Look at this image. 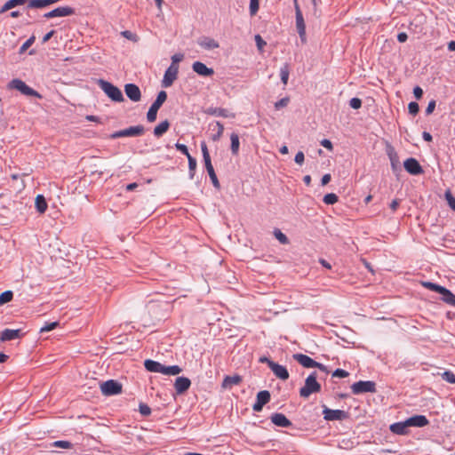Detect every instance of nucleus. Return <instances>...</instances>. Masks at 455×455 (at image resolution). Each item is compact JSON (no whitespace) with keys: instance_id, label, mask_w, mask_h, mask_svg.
I'll return each instance as SVG.
<instances>
[{"instance_id":"f257e3e1","label":"nucleus","mask_w":455,"mask_h":455,"mask_svg":"<svg viewBox=\"0 0 455 455\" xmlns=\"http://www.w3.org/2000/svg\"><path fill=\"white\" fill-rule=\"evenodd\" d=\"M97 84L112 101H124L122 91L112 83L100 78L97 80Z\"/></svg>"},{"instance_id":"f03ea898","label":"nucleus","mask_w":455,"mask_h":455,"mask_svg":"<svg viewBox=\"0 0 455 455\" xmlns=\"http://www.w3.org/2000/svg\"><path fill=\"white\" fill-rule=\"evenodd\" d=\"M317 373L311 372L305 379V385L299 390V395L303 398H307L313 393H318L321 390V385L316 380Z\"/></svg>"},{"instance_id":"7ed1b4c3","label":"nucleus","mask_w":455,"mask_h":455,"mask_svg":"<svg viewBox=\"0 0 455 455\" xmlns=\"http://www.w3.org/2000/svg\"><path fill=\"white\" fill-rule=\"evenodd\" d=\"M201 150H202V154H203L204 166H205L206 171L209 174V177L212 182V185L214 188H220V185L219 180L217 178V175L215 173L214 168L212 166L207 145L204 141L201 142Z\"/></svg>"},{"instance_id":"20e7f679","label":"nucleus","mask_w":455,"mask_h":455,"mask_svg":"<svg viewBox=\"0 0 455 455\" xmlns=\"http://www.w3.org/2000/svg\"><path fill=\"white\" fill-rule=\"evenodd\" d=\"M7 88L9 90H17L26 96H32L39 99L42 98L39 92L29 87L25 82L19 78L11 80L7 84Z\"/></svg>"},{"instance_id":"39448f33","label":"nucleus","mask_w":455,"mask_h":455,"mask_svg":"<svg viewBox=\"0 0 455 455\" xmlns=\"http://www.w3.org/2000/svg\"><path fill=\"white\" fill-rule=\"evenodd\" d=\"M296 18V29L302 44L307 43L306 24L298 0H293Z\"/></svg>"},{"instance_id":"423d86ee","label":"nucleus","mask_w":455,"mask_h":455,"mask_svg":"<svg viewBox=\"0 0 455 455\" xmlns=\"http://www.w3.org/2000/svg\"><path fill=\"white\" fill-rule=\"evenodd\" d=\"M167 99V93L165 91H160L156 96V99L150 106L148 113H147V119L149 123H153L156 120L157 112L159 108L162 107V105L164 103V101Z\"/></svg>"},{"instance_id":"0eeeda50","label":"nucleus","mask_w":455,"mask_h":455,"mask_svg":"<svg viewBox=\"0 0 455 455\" xmlns=\"http://www.w3.org/2000/svg\"><path fill=\"white\" fill-rule=\"evenodd\" d=\"M144 132L145 128L141 124L136 126H130L126 129L115 132L110 135V139L115 140L121 137H137L143 135Z\"/></svg>"},{"instance_id":"6e6552de","label":"nucleus","mask_w":455,"mask_h":455,"mask_svg":"<svg viewBox=\"0 0 455 455\" xmlns=\"http://www.w3.org/2000/svg\"><path fill=\"white\" fill-rule=\"evenodd\" d=\"M351 390L354 395L375 393L377 391L376 383L371 380H360L351 386Z\"/></svg>"},{"instance_id":"1a4fd4ad","label":"nucleus","mask_w":455,"mask_h":455,"mask_svg":"<svg viewBox=\"0 0 455 455\" xmlns=\"http://www.w3.org/2000/svg\"><path fill=\"white\" fill-rule=\"evenodd\" d=\"M100 390L104 395H115L122 392V385L115 379H109L100 384Z\"/></svg>"},{"instance_id":"9d476101","label":"nucleus","mask_w":455,"mask_h":455,"mask_svg":"<svg viewBox=\"0 0 455 455\" xmlns=\"http://www.w3.org/2000/svg\"><path fill=\"white\" fill-rule=\"evenodd\" d=\"M323 419L327 421L344 420L348 418V412L343 410H332L323 405Z\"/></svg>"},{"instance_id":"9b49d317","label":"nucleus","mask_w":455,"mask_h":455,"mask_svg":"<svg viewBox=\"0 0 455 455\" xmlns=\"http://www.w3.org/2000/svg\"><path fill=\"white\" fill-rule=\"evenodd\" d=\"M178 73L179 66L172 63L171 66L165 70L164 78L162 80V86L164 88L172 86L173 82L177 79Z\"/></svg>"},{"instance_id":"f8f14e48","label":"nucleus","mask_w":455,"mask_h":455,"mask_svg":"<svg viewBox=\"0 0 455 455\" xmlns=\"http://www.w3.org/2000/svg\"><path fill=\"white\" fill-rule=\"evenodd\" d=\"M271 395L267 390L259 391L256 395V402L252 405V410L256 412L262 411L263 407L269 403Z\"/></svg>"},{"instance_id":"ddd939ff","label":"nucleus","mask_w":455,"mask_h":455,"mask_svg":"<svg viewBox=\"0 0 455 455\" xmlns=\"http://www.w3.org/2000/svg\"><path fill=\"white\" fill-rule=\"evenodd\" d=\"M403 167L411 175H420L424 170L416 158L410 157L403 162Z\"/></svg>"},{"instance_id":"4468645a","label":"nucleus","mask_w":455,"mask_h":455,"mask_svg":"<svg viewBox=\"0 0 455 455\" xmlns=\"http://www.w3.org/2000/svg\"><path fill=\"white\" fill-rule=\"evenodd\" d=\"M124 92L126 96L133 102H138L141 99L140 89L135 84H126L124 85Z\"/></svg>"},{"instance_id":"2eb2a0df","label":"nucleus","mask_w":455,"mask_h":455,"mask_svg":"<svg viewBox=\"0 0 455 455\" xmlns=\"http://www.w3.org/2000/svg\"><path fill=\"white\" fill-rule=\"evenodd\" d=\"M271 422L281 427H291L292 426V422L283 413H273L270 416Z\"/></svg>"},{"instance_id":"dca6fc26","label":"nucleus","mask_w":455,"mask_h":455,"mask_svg":"<svg viewBox=\"0 0 455 455\" xmlns=\"http://www.w3.org/2000/svg\"><path fill=\"white\" fill-rule=\"evenodd\" d=\"M24 335L22 331L20 329H4L0 335V340L4 341H10L16 339H20Z\"/></svg>"},{"instance_id":"f3484780","label":"nucleus","mask_w":455,"mask_h":455,"mask_svg":"<svg viewBox=\"0 0 455 455\" xmlns=\"http://www.w3.org/2000/svg\"><path fill=\"white\" fill-rule=\"evenodd\" d=\"M193 71L197 75L208 77L214 74V70L212 68H208L204 63L201 61H196L192 65Z\"/></svg>"},{"instance_id":"a211bd4d","label":"nucleus","mask_w":455,"mask_h":455,"mask_svg":"<svg viewBox=\"0 0 455 455\" xmlns=\"http://www.w3.org/2000/svg\"><path fill=\"white\" fill-rule=\"evenodd\" d=\"M408 427H423L429 424V420L425 415H414L406 419Z\"/></svg>"},{"instance_id":"6ab92c4d","label":"nucleus","mask_w":455,"mask_h":455,"mask_svg":"<svg viewBox=\"0 0 455 455\" xmlns=\"http://www.w3.org/2000/svg\"><path fill=\"white\" fill-rule=\"evenodd\" d=\"M191 386V381L187 377H178L174 383L175 391L178 395L185 393Z\"/></svg>"},{"instance_id":"aec40b11","label":"nucleus","mask_w":455,"mask_h":455,"mask_svg":"<svg viewBox=\"0 0 455 455\" xmlns=\"http://www.w3.org/2000/svg\"><path fill=\"white\" fill-rule=\"evenodd\" d=\"M270 369L276 378H278L282 380H286L289 379V372L285 366H283V365L278 364L277 363L274 362L270 365Z\"/></svg>"},{"instance_id":"412c9836","label":"nucleus","mask_w":455,"mask_h":455,"mask_svg":"<svg viewBox=\"0 0 455 455\" xmlns=\"http://www.w3.org/2000/svg\"><path fill=\"white\" fill-rule=\"evenodd\" d=\"M207 115L214 116H221V117H231L234 118L235 115L234 113L229 112L226 108H214L210 107L204 111Z\"/></svg>"},{"instance_id":"4be33fe9","label":"nucleus","mask_w":455,"mask_h":455,"mask_svg":"<svg viewBox=\"0 0 455 455\" xmlns=\"http://www.w3.org/2000/svg\"><path fill=\"white\" fill-rule=\"evenodd\" d=\"M293 359L301 364L305 368H314L316 365V361L313 360L307 355L304 354H294L292 355Z\"/></svg>"},{"instance_id":"5701e85b","label":"nucleus","mask_w":455,"mask_h":455,"mask_svg":"<svg viewBox=\"0 0 455 455\" xmlns=\"http://www.w3.org/2000/svg\"><path fill=\"white\" fill-rule=\"evenodd\" d=\"M387 154L389 157L392 170L394 172L400 170L401 168H400L399 156H398V154L396 153V151L395 150V148L391 146H388L387 148Z\"/></svg>"},{"instance_id":"b1692460","label":"nucleus","mask_w":455,"mask_h":455,"mask_svg":"<svg viewBox=\"0 0 455 455\" xmlns=\"http://www.w3.org/2000/svg\"><path fill=\"white\" fill-rule=\"evenodd\" d=\"M198 45L205 50H212L220 47L219 43L211 37L202 36L197 40Z\"/></svg>"},{"instance_id":"393cba45","label":"nucleus","mask_w":455,"mask_h":455,"mask_svg":"<svg viewBox=\"0 0 455 455\" xmlns=\"http://www.w3.org/2000/svg\"><path fill=\"white\" fill-rule=\"evenodd\" d=\"M408 427H409L407 425V422H406V420H404V421L395 422V423L392 424L390 426V431L393 434L403 435L408 434V432H409Z\"/></svg>"},{"instance_id":"a878e982","label":"nucleus","mask_w":455,"mask_h":455,"mask_svg":"<svg viewBox=\"0 0 455 455\" xmlns=\"http://www.w3.org/2000/svg\"><path fill=\"white\" fill-rule=\"evenodd\" d=\"M438 293L443 302L455 307V295L444 286H442Z\"/></svg>"},{"instance_id":"bb28decb","label":"nucleus","mask_w":455,"mask_h":455,"mask_svg":"<svg viewBox=\"0 0 455 455\" xmlns=\"http://www.w3.org/2000/svg\"><path fill=\"white\" fill-rule=\"evenodd\" d=\"M242 382V377L240 375H227L222 381L223 388H231L235 385H239Z\"/></svg>"},{"instance_id":"cd10ccee","label":"nucleus","mask_w":455,"mask_h":455,"mask_svg":"<svg viewBox=\"0 0 455 455\" xmlns=\"http://www.w3.org/2000/svg\"><path fill=\"white\" fill-rule=\"evenodd\" d=\"M76 10L70 6H60L52 10L53 17H66L74 15Z\"/></svg>"},{"instance_id":"c85d7f7f","label":"nucleus","mask_w":455,"mask_h":455,"mask_svg":"<svg viewBox=\"0 0 455 455\" xmlns=\"http://www.w3.org/2000/svg\"><path fill=\"white\" fill-rule=\"evenodd\" d=\"M144 367L148 371L150 372H163V364L151 359H147L144 361Z\"/></svg>"},{"instance_id":"c756f323","label":"nucleus","mask_w":455,"mask_h":455,"mask_svg":"<svg viewBox=\"0 0 455 455\" xmlns=\"http://www.w3.org/2000/svg\"><path fill=\"white\" fill-rule=\"evenodd\" d=\"M35 206L36 211L43 214L47 210L48 204L43 195H37L35 200Z\"/></svg>"},{"instance_id":"7c9ffc66","label":"nucleus","mask_w":455,"mask_h":455,"mask_svg":"<svg viewBox=\"0 0 455 455\" xmlns=\"http://www.w3.org/2000/svg\"><path fill=\"white\" fill-rule=\"evenodd\" d=\"M170 128V123L168 120L161 122L158 125L154 128V135L157 138L163 136Z\"/></svg>"},{"instance_id":"2f4dec72","label":"nucleus","mask_w":455,"mask_h":455,"mask_svg":"<svg viewBox=\"0 0 455 455\" xmlns=\"http://www.w3.org/2000/svg\"><path fill=\"white\" fill-rule=\"evenodd\" d=\"M28 0H8L0 9V13H4L18 5H23Z\"/></svg>"},{"instance_id":"473e14b6","label":"nucleus","mask_w":455,"mask_h":455,"mask_svg":"<svg viewBox=\"0 0 455 455\" xmlns=\"http://www.w3.org/2000/svg\"><path fill=\"white\" fill-rule=\"evenodd\" d=\"M230 140H231V145H230L231 153H232V155L236 156L239 152V147H240L238 134L235 132H232L230 135Z\"/></svg>"},{"instance_id":"72a5a7b5","label":"nucleus","mask_w":455,"mask_h":455,"mask_svg":"<svg viewBox=\"0 0 455 455\" xmlns=\"http://www.w3.org/2000/svg\"><path fill=\"white\" fill-rule=\"evenodd\" d=\"M182 371V369L179 365L165 366L163 365V374L164 375H178Z\"/></svg>"},{"instance_id":"f704fd0d","label":"nucleus","mask_w":455,"mask_h":455,"mask_svg":"<svg viewBox=\"0 0 455 455\" xmlns=\"http://www.w3.org/2000/svg\"><path fill=\"white\" fill-rule=\"evenodd\" d=\"M290 75V66L288 63H285L281 68H280V77L282 83L286 85L288 83Z\"/></svg>"},{"instance_id":"c9c22d12","label":"nucleus","mask_w":455,"mask_h":455,"mask_svg":"<svg viewBox=\"0 0 455 455\" xmlns=\"http://www.w3.org/2000/svg\"><path fill=\"white\" fill-rule=\"evenodd\" d=\"M275 237L282 244L289 243V239L285 234H283L280 229L275 228L274 230Z\"/></svg>"},{"instance_id":"e433bc0d","label":"nucleus","mask_w":455,"mask_h":455,"mask_svg":"<svg viewBox=\"0 0 455 455\" xmlns=\"http://www.w3.org/2000/svg\"><path fill=\"white\" fill-rule=\"evenodd\" d=\"M13 298L12 291H5L0 294V306L10 302Z\"/></svg>"},{"instance_id":"4c0bfd02","label":"nucleus","mask_w":455,"mask_h":455,"mask_svg":"<svg viewBox=\"0 0 455 455\" xmlns=\"http://www.w3.org/2000/svg\"><path fill=\"white\" fill-rule=\"evenodd\" d=\"M338 200L339 196L334 193L326 194L323 199V203L328 205L334 204L335 203L338 202Z\"/></svg>"},{"instance_id":"58836bf2","label":"nucleus","mask_w":455,"mask_h":455,"mask_svg":"<svg viewBox=\"0 0 455 455\" xmlns=\"http://www.w3.org/2000/svg\"><path fill=\"white\" fill-rule=\"evenodd\" d=\"M443 380L451 384H455V374L451 371H445L441 374Z\"/></svg>"},{"instance_id":"ea45409f","label":"nucleus","mask_w":455,"mask_h":455,"mask_svg":"<svg viewBox=\"0 0 455 455\" xmlns=\"http://www.w3.org/2000/svg\"><path fill=\"white\" fill-rule=\"evenodd\" d=\"M139 411L144 417H148V416H149L151 414L150 407L148 404L144 403H140V404H139Z\"/></svg>"},{"instance_id":"a19ab883","label":"nucleus","mask_w":455,"mask_h":455,"mask_svg":"<svg viewBox=\"0 0 455 455\" xmlns=\"http://www.w3.org/2000/svg\"><path fill=\"white\" fill-rule=\"evenodd\" d=\"M259 8V0H250V14L251 16H254Z\"/></svg>"},{"instance_id":"79ce46f5","label":"nucleus","mask_w":455,"mask_h":455,"mask_svg":"<svg viewBox=\"0 0 455 455\" xmlns=\"http://www.w3.org/2000/svg\"><path fill=\"white\" fill-rule=\"evenodd\" d=\"M422 285L430 290V291H435V292H438L440 291V289L442 288V285H439L437 283H432V282H423L422 283Z\"/></svg>"},{"instance_id":"37998d69","label":"nucleus","mask_w":455,"mask_h":455,"mask_svg":"<svg viewBox=\"0 0 455 455\" xmlns=\"http://www.w3.org/2000/svg\"><path fill=\"white\" fill-rule=\"evenodd\" d=\"M59 324V322L46 323L43 327L40 328V332L51 331L54 330Z\"/></svg>"},{"instance_id":"c03bdc74","label":"nucleus","mask_w":455,"mask_h":455,"mask_svg":"<svg viewBox=\"0 0 455 455\" xmlns=\"http://www.w3.org/2000/svg\"><path fill=\"white\" fill-rule=\"evenodd\" d=\"M217 126L218 132H216V133L212 137L213 141H218L221 138L224 132V125L220 122H217Z\"/></svg>"},{"instance_id":"a18cd8bd","label":"nucleus","mask_w":455,"mask_h":455,"mask_svg":"<svg viewBox=\"0 0 455 455\" xmlns=\"http://www.w3.org/2000/svg\"><path fill=\"white\" fill-rule=\"evenodd\" d=\"M289 102H290V98L289 97L282 98L281 100H279L278 101H276L275 103V108L276 110H279V109H281L283 108H285V107H287Z\"/></svg>"},{"instance_id":"49530a36","label":"nucleus","mask_w":455,"mask_h":455,"mask_svg":"<svg viewBox=\"0 0 455 455\" xmlns=\"http://www.w3.org/2000/svg\"><path fill=\"white\" fill-rule=\"evenodd\" d=\"M445 199L451 209H452L455 212V197L451 195L450 191L445 192Z\"/></svg>"},{"instance_id":"de8ad7c7","label":"nucleus","mask_w":455,"mask_h":455,"mask_svg":"<svg viewBox=\"0 0 455 455\" xmlns=\"http://www.w3.org/2000/svg\"><path fill=\"white\" fill-rule=\"evenodd\" d=\"M121 35L126 38V39H129L132 42H137L138 41V36L136 34L132 33V31L130 30H124V31H122L121 32Z\"/></svg>"},{"instance_id":"09e8293b","label":"nucleus","mask_w":455,"mask_h":455,"mask_svg":"<svg viewBox=\"0 0 455 455\" xmlns=\"http://www.w3.org/2000/svg\"><path fill=\"white\" fill-rule=\"evenodd\" d=\"M408 110L411 115L416 116L419 111V107L417 102L411 101L408 105Z\"/></svg>"},{"instance_id":"8fccbe9b","label":"nucleus","mask_w":455,"mask_h":455,"mask_svg":"<svg viewBox=\"0 0 455 455\" xmlns=\"http://www.w3.org/2000/svg\"><path fill=\"white\" fill-rule=\"evenodd\" d=\"M54 447L63 448V449H70L73 444L68 441H56L53 443Z\"/></svg>"},{"instance_id":"3c124183","label":"nucleus","mask_w":455,"mask_h":455,"mask_svg":"<svg viewBox=\"0 0 455 455\" xmlns=\"http://www.w3.org/2000/svg\"><path fill=\"white\" fill-rule=\"evenodd\" d=\"M188 157V172H196V160L195 157H193L191 155H189Z\"/></svg>"},{"instance_id":"603ef678","label":"nucleus","mask_w":455,"mask_h":455,"mask_svg":"<svg viewBox=\"0 0 455 455\" xmlns=\"http://www.w3.org/2000/svg\"><path fill=\"white\" fill-rule=\"evenodd\" d=\"M349 106L354 109H359L362 107V100L359 98H352L349 100Z\"/></svg>"},{"instance_id":"864d4df0","label":"nucleus","mask_w":455,"mask_h":455,"mask_svg":"<svg viewBox=\"0 0 455 455\" xmlns=\"http://www.w3.org/2000/svg\"><path fill=\"white\" fill-rule=\"evenodd\" d=\"M349 375V373L343 370V369H336L333 372H332V377H336V378H346Z\"/></svg>"},{"instance_id":"5fc2aeb1","label":"nucleus","mask_w":455,"mask_h":455,"mask_svg":"<svg viewBox=\"0 0 455 455\" xmlns=\"http://www.w3.org/2000/svg\"><path fill=\"white\" fill-rule=\"evenodd\" d=\"M175 148L177 150L184 154L186 156H188L190 154L186 145L177 142L175 144Z\"/></svg>"},{"instance_id":"6e6d98bb","label":"nucleus","mask_w":455,"mask_h":455,"mask_svg":"<svg viewBox=\"0 0 455 455\" xmlns=\"http://www.w3.org/2000/svg\"><path fill=\"white\" fill-rule=\"evenodd\" d=\"M256 45L259 50H262L263 47L267 44V43L263 40V38L259 35L255 36Z\"/></svg>"},{"instance_id":"4d7b16f0","label":"nucleus","mask_w":455,"mask_h":455,"mask_svg":"<svg viewBox=\"0 0 455 455\" xmlns=\"http://www.w3.org/2000/svg\"><path fill=\"white\" fill-rule=\"evenodd\" d=\"M435 105H436V103H435V100H432L428 102L427 107L425 111L427 116L431 115L434 112V110L435 108Z\"/></svg>"},{"instance_id":"13d9d810","label":"nucleus","mask_w":455,"mask_h":455,"mask_svg":"<svg viewBox=\"0 0 455 455\" xmlns=\"http://www.w3.org/2000/svg\"><path fill=\"white\" fill-rule=\"evenodd\" d=\"M304 160H305L304 153L302 151H299L296 154L295 158H294L295 163L298 164H302L304 163Z\"/></svg>"},{"instance_id":"bf43d9fd","label":"nucleus","mask_w":455,"mask_h":455,"mask_svg":"<svg viewBox=\"0 0 455 455\" xmlns=\"http://www.w3.org/2000/svg\"><path fill=\"white\" fill-rule=\"evenodd\" d=\"M413 94L417 100H420L423 96V90L419 86H415L413 89Z\"/></svg>"},{"instance_id":"052dcab7","label":"nucleus","mask_w":455,"mask_h":455,"mask_svg":"<svg viewBox=\"0 0 455 455\" xmlns=\"http://www.w3.org/2000/svg\"><path fill=\"white\" fill-rule=\"evenodd\" d=\"M184 58V55L182 53H176L174 55L172 56V60L174 65H176L177 63L180 62Z\"/></svg>"},{"instance_id":"680f3d73","label":"nucleus","mask_w":455,"mask_h":455,"mask_svg":"<svg viewBox=\"0 0 455 455\" xmlns=\"http://www.w3.org/2000/svg\"><path fill=\"white\" fill-rule=\"evenodd\" d=\"M35 41V37L34 36H31L30 38H28L21 46L20 48V51L23 52L25 51L26 49H28Z\"/></svg>"},{"instance_id":"e2e57ef3","label":"nucleus","mask_w":455,"mask_h":455,"mask_svg":"<svg viewBox=\"0 0 455 455\" xmlns=\"http://www.w3.org/2000/svg\"><path fill=\"white\" fill-rule=\"evenodd\" d=\"M321 145L323 147H324L326 149L328 150H332L333 148V146H332V143L330 140H327V139H323L322 141H321Z\"/></svg>"},{"instance_id":"0e129e2a","label":"nucleus","mask_w":455,"mask_h":455,"mask_svg":"<svg viewBox=\"0 0 455 455\" xmlns=\"http://www.w3.org/2000/svg\"><path fill=\"white\" fill-rule=\"evenodd\" d=\"M331 174L326 173V174H324V175L322 177L321 184H322L323 186H325V185H327V184L331 181Z\"/></svg>"},{"instance_id":"69168bd1","label":"nucleus","mask_w":455,"mask_h":455,"mask_svg":"<svg viewBox=\"0 0 455 455\" xmlns=\"http://www.w3.org/2000/svg\"><path fill=\"white\" fill-rule=\"evenodd\" d=\"M408 39V36L405 32H400L398 35H397V40L398 42L400 43H404L406 42Z\"/></svg>"},{"instance_id":"338daca9","label":"nucleus","mask_w":455,"mask_h":455,"mask_svg":"<svg viewBox=\"0 0 455 455\" xmlns=\"http://www.w3.org/2000/svg\"><path fill=\"white\" fill-rule=\"evenodd\" d=\"M400 205V200L399 199H394L391 204H390V209L393 211V212H395L397 210V208L399 207Z\"/></svg>"},{"instance_id":"774afa93","label":"nucleus","mask_w":455,"mask_h":455,"mask_svg":"<svg viewBox=\"0 0 455 455\" xmlns=\"http://www.w3.org/2000/svg\"><path fill=\"white\" fill-rule=\"evenodd\" d=\"M259 362L262 363H267L269 368L270 365L274 363V361L270 360L268 357L265 355L259 357Z\"/></svg>"}]
</instances>
